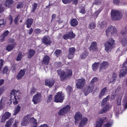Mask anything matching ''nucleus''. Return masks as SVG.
Listing matches in <instances>:
<instances>
[{
	"instance_id": "nucleus-1",
	"label": "nucleus",
	"mask_w": 127,
	"mask_h": 127,
	"mask_svg": "<svg viewBox=\"0 0 127 127\" xmlns=\"http://www.w3.org/2000/svg\"><path fill=\"white\" fill-rule=\"evenodd\" d=\"M19 94L17 92H16L15 90H14L12 91L10 94V99L9 100L8 103L9 105H10L12 103V102L13 101V103L14 105L18 103L17 98H18L17 96V94Z\"/></svg>"
},
{
	"instance_id": "nucleus-2",
	"label": "nucleus",
	"mask_w": 127,
	"mask_h": 127,
	"mask_svg": "<svg viewBox=\"0 0 127 127\" xmlns=\"http://www.w3.org/2000/svg\"><path fill=\"white\" fill-rule=\"evenodd\" d=\"M58 74L60 76L61 80L63 81L68 77L71 76L72 75V71L70 70H68L66 73L60 69L57 70Z\"/></svg>"
},
{
	"instance_id": "nucleus-3",
	"label": "nucleus",
	"mask_w": 127,
	"mask_h": 127,
	"mask_svg": "<svg viewBox=\"0 0 127 127\" xmlns=\"http://www.w3.org/2000/svg\"><path fill=\"white\" fill-rule=\"evenodd\" d=\"M115 45V42L114 40L112 38L110 39L105 44V50L108 53L110 52L114 47Z\"/></svg>"
},
{
	"instance_id": "nucleus-4",
	"label": "nucleus",
	"mask_w": 127,
	"mask_h": 127,
	"mask_svg": "<svg viewBox=\"0 0 127 127\" xmlns=\"http://www.w3.org/2000/svg\"><path fill=\"white\" fill-rule=\"evenodd\" d=\"M112 19L114 20H118L121 19L122 17L121 13L119 11L116 10H112L111 12Z\"/></svg>"
},
{
	"instance_id": "nucleus-5",
	"label": "nucleus",
	"mask_w": 127,
	"mask_h": 127,
	"mask_svg": "<svg viewBox=\"0 0 127 127\" xmlns=\"http://www.w3.org/2000/svg\"><path fill=\"white\" fill-rule=\"evenodd\" d=\"M106 34L108 37H110L111 35L115 36L117 34L116 30L115 28L112 26L108 27L106 31Z\"/></svg>"
},
{
	"instance_id": "nucleus-6",
	"label": "nucleus",
	"mask_w": 127,
	"mask_h": 127,
	"mask_svg": "<svg viewBox=\"0 0 127 127\" xmlns=\"http://www.w3.org/2000/svg\"><path fill=\"white\" fill-rule=\"evenodd\" d=\"M64 95L61 92L57 93L55 96L54 101L56 102L62 103L64 99Z\"/></svg>"
},
{
	"instance_id": "nucleus-7",
	"label": "nucleus",
	"mask_w": 127,
	"mask_h": 127,
	"mask_svg": "<svg viewBox=\"0 0 127 127\" xmlns=\"http://www.w3.org/2000/svg\"><path fill=\"white\" fill-rule=\"evenodd\" d=\"M86 83L85 79L83 78L77 80L76 86L77 88L81 89L84 86Z\"/></svg>"
},
{
	"instance_id": "nucleus-8",
	"label": "nucleus",
	"mask_w": 127,
	"mask_h": 127,
	"mask_svg": "<svg viewBox=\"0 0 127 127\" xmlns=\"http://www.w3.org/2000/svg\"><path fill=\"white\" fill-rule=\"evenodd\" d=\"M70 106L66 105L60 110L58 112V114L60 115H63L67 113L70 111Z\"/></svg>"
},
{
	"instance_id": "nucleus-9",
	"label": "nucleus",
	"mask_w": 127,
	"mask_h": 127,
	"mask_svg": "<svg viewBox=\"0 0 127 127\" xmlns=\"http://www.w3.org/2000/svg\"><path fill=\"white\" fill-rule=\"evenodd\" d=\"M41 94L39 93H38L35 94L33 97L32 101L35 104L40 102L41 101Z\"/></svg>"
},
{
	"instance_id": "nucleus-10",
	"label": "nucleus",
	"mask_w": 127,
	"mask_h": 127,
	"mask_svg": "<svg viewBox=\"0 0 127 127\" xmlns=\"http://www.w3.org/2000/svg\"><path fill=\"white\" fill-rule=\"evenodd\" d=\"M75 36V34L72 32H68L67 34L64 35L63 36V38L65 39H71L73 38Z\"/></svg>"
},
{
	"instance_id": "nucleus-11",
	"label": "nucleus",
	"mask_w": 127,
	"mask_h": 127,
	"mask_svg": "<svg viewBox=\"0 0 127 127\" xmlns=\"http://www.w3.org/2000/svg\"><path fill=\"white\" fill-rule=\"evenodd\" d=\"M82 117V115L79 112H77L75 114L74 116L75 124L78 123V122L81 120Z\"/></svg>"
},
{
	"instance_id": "nucleus-12",
	"label": "nucleus",
	"mask_w": 127,
	"mask_h": 127,
	"mask_svg": "<svg viewBox=\"0 0 127 127\" xmlns=\"http://www.w3.org/2000/svg\"><path fill=\"white\" fill-rule=\"evenodd\" d=\"M109 63L107 62L103 61L101 64L99 68L100 71H102L108 68L109 65Z\"/></svg>"
},
{
	"instance_id": "nucleus-13",
	"label": "nucleus",
	"mask_w": 127,
	"mask_h": 127,
	"mask_svg": "<svg viewBox=\"0 0 127 127\" xmlns=\"http://www.w3.org/2000/svg\"><path fill=\"white\" fill-rule=\"evenodd\" d=\"M25 71L26 69H25L23 70L21 69L20 70L16 77L17 80H20L25 75Z\"/></svg>"
},
{
	"instance_id": "nucleus-14",
	"label": "nucleus",
	"mask_w": 127,
	"mask_h": 127,
	"mask_svg": "<svg viewBox=\"0 0 127 127\" xmlns=\"http://www.w3.org/2000/svg\"><path fill=\"white\" fill-rule=\"evenodd\" d=\"M42 41L46 45H49L51 42V41L50 40V38L48 36H44L43 38Z\"/></svg>"
},
{
	"instance_id": "nucleus-15",
	"label": "nucleus",
	"mask_w": 127,
	"mask_h": 127,
	"mask_svg": "<svg viewBox=\"0 0 127 127\" xmlns=\"http://www.w3.org/2000/svg\"><path fill=\"white\" fill-rule=\"evenodd\" d=\"M29 118L27 116H25L23 119L21 123L22 126H26L29 123Z\"/></svg>"
},
{
	"instance_id": "nucleus-16",
	"label": "nucleus",
	"mask_w": 127,
	"mask_h": 127,
	"mask_svg": "<svg viewBox=\"0 0 127 127\" xmlns=\"http://www.w3.org/2000/svg\"><path fill=\"white\" fill-rule=\"evenodd\" d=\"M93 88L92 87L88 86L85 88L84 92L85 95H87L89 93L91 92L92 91Z\"/></svg>"
},
{
	"instance_id": "nucleus-17",
	"label": "nucleus",
	"mask_w": 127,
	"mask_h": 127,
	"mask_svg": "<svg viewBox=\"0 0 127 127\" xmlns=\"http://www.w3.org/2000/svg\"><path fill=\"white\" fill-rule=\"evenodd\" d=\"M112 106L109 104L106 105L105 107L103 108L101 111L100 112L101 113H102L105 112L107 111L109 109L112 107Z\"/></svg>"
},
{
	"instance_id": "nucleus-18",
	"label": "nucleus",
	"mask_w": 127,
	"mask_h": 127,
	"mask_svg": "<svg viewBox=\"0 0 127 127\" xmlns=\"http://www.w3.org/2000/svg\"><path fill=\"white\" fill-rule=\"evenodd\" d=\"M107 89L106 87L102 89L99 95V98H102L103 96L107 93Z\"/></svg>"
},
{
	"instance_id": "nucleus-19",
	"label": "nucleus",
	"mask_w": 127,
	"mask_h": 127,
	"mask_svg": "<svg viewBox=\"0 0 127 127\" xmlns=\"http://www.w3.org/2000/svg\"><path fill=\"white\" fill-rule=\"evenodd\" d=\"M54 82L53 80H50L46 79L45 81V85L48 86L49 87H52L54 84Z\"/></svg>"
},
{
	"instance_id": "nucleus-20",
	"label": "nucleus",
	"mask_w": 127,
	"mask_h": 127,
	"mask_svg": "<svg viewBox=\"0 0 127 127\" xmlns=\"http://www.w3.org/2000/svg\"><path fill=\"white\" fill-rule=\"evenodd\" d=\"M97 43L96 42H93L90 48V50L91 51H96L97 50Z\"/></svg>"
},
{
	"instance_id": "nucleus-21",
	"label": "nucleus",
	"mask_w": 127,
	"mask_h": 127,
	"mask_svg": "<svg viewBox=\"0 0 127 127\" xmlns=\"http://www.w3.org/2000/svg\"><path fill=\"white\" fill-rule=\"evenodd\" d=\"M33 20L32 18H28L26 21L25 23L27 25L26 27L28 28H30L33 22Z\"/></svg>"
},
{
	"instance_id": "nucleus-22",
	"label": "nucleus",
	"mask_w": 127,
	"mask_h": 127,
	"mask_svg": "<svg viewBox=\"0 0 127 127\" xmlns=\"http://www.w3.org/2000/svg\"><path fill=\"white\" fill-rule=\"evenodd\" d=\"M87 120L88 119L87 118L85 117L83 118L80 123L79 127H82L84 125H85Z\"/></svg>"
},
{
	"instance_id": "nucleus-23",
	"label": "nucleus",
	"mask_w": 127,
	"mask_h": 127,
	"mask_svg": "<svg viewBox=\"0 0 127 127\" xmlns=\"http://www.w3.org/2000/svg\"><path fill=\"white\" fill-rule=\"evenodd\" d=\"M30 120L32 124V127H37V123L36 122L37 120L32 117L30 119Z\"/></svg>"
},
{
	"instance_id": "nucleus-24",
	"label": "nucleus",
	"mask_w": 127,
	"mask_h": 127,
	"mask_svg": "<svg viewBox=\"0 0 127 127\" xmlns=\"http://www.w3.org/2000/svg\"><path fill=\"white\" fill-rule=\"evenodd\" d=\"M14 1L13 0H6L4 3V5L6 7L9 8L11 5L12 4Z\"/></svg>"
},
{
	"instance_id": "nucleus-25",
	"label": "nucleus",
	"mask_w": 127,
	"mask_h": 127,
	"mask_svg": "<svg viewBox=\"0 0 127 127\" xmlns=\"http://www.w3.org/2000/svg\"><path fill=\"white\" fill-rule=\"evenodd\" d=\"M78 23V21L75 18L72 19L71 20L70 23L71 26L73 27H75L77 25Z\"/></svg>"
},
{
	"instance_id": "nucleus-26",
	"label": "nucleus",
	"mask_w": 127,
	"mask_h": 127,
	"mask_svg": "<svg viewBox=\"0 0 127 127\" xmlns=\"http://www.w3.org/2000/svg\"><path fill=\"white\" fill-rule=\"evenodd\" d=\"M49 57L47 56H46L43 59V63L46 65L48 64L49 63Z\"/></svg>"
},
{
	"instance_id": "nucleus-27",
	"label": "nucleus",
	"mask_w": 127,
	"mask_h": 127,
	"mask_svg": "<svg viewBox=\"0 0 127 127\" xmlns=\"http://www.w3.org/2000/svg\"><path fill=\"white\" fill-rule=\"evenodd\" d=\"M13 119H10L7 121L5 125V127H10L13 123Z\"/></svg>"
},
{
	"instance_id": "nucleus-28",
	"label": "nucleus",
	"mask_w": 127,
	"mask_h": 127,
	"mask_svg": "<svg viewBox=\"0 0 127 127\" xmlns=\"http://www.w3.org/2000/svg\"><path fill=\"white\" fill-rule=\"evenodd\" d=\"M20 108L21 107L19 105L16 107L15 108V110H14V113L13 115H15L17 114L19 112Z\"/></svg>"
},
{
	"instance_id": "nucleus-29",
	"label": "nucleus",
	"mask_w": 127,
	"mask_h": 127,
	"mask_svg": "<svg viewBox=\"0 0 127 127\" xmlns=\"http://www.w3.org/2000/svg\"><path fill=\"white\" fill-rule=\"evenodd\" d=\"M9 32L7 30L6 31L3 33L1 35L2 38L0 39V41L2 42L4 39V38L8 34Z\"/></svg>"
},
{
	"instance_id": "nucleus-30",
	"label": "nucleus",
	"mask_w": 127,
	"mask_h": 127,
	"mask_svg": "<svg viewBox=\"0 0 127 127\" xmlns=\"http://www.w3.org/2000/svg\"><path fill=\"white\" fill-rule=\"evenodd\" d=\"M35 53L34 50L32 49H30L28 52V57L30 58H31L33 56Z\"/></svg>"
},
{
	"instance_id": "nucleus-31",
	"label": "nucleus",
	"mask_w": 127,
	"mask_h": 127,
	"mask_svg": "<svg viewBox=\"0 0 127 127\" xmlns=\"http://www.w3.org/2000/svg\"><path fill=\"white\" fill-rule=\"evenodd\" d=\"M103 121L102 119H99L97 122L95 127H101Z\"/></svg>"
},
{
	"instance_id": "nucleus-32",
	"label": "nucleus",
	"mask_w": 127,
	"mask_h": 127,
	"mask_svg": "<svg viewBox=\"0 0 127 127\" xmlns=\"http://www.w3.org/2000/svg\"><path fill=\"white\" fill-rule=\"evenodd\" d=\"M15 46L14 44H9L6 47V50L8 51H10L12 50Z\"/></svg>"
},
{
	"instance_id": "nucleus-33",
	"label": "nucleus",
	"mask_w": 127,
	"mask_h": 127,
	"mask_svg": "<svg viewBox=\"0 0 127 127\" xmlns=\"http://www.w3.org/2000/svg\"><path fill=\"white\" fill-rule=\"evenodd\" d=\"M99 62L95 63L92 65V68L94 71H95L98 68Z\"/></svg>"
},
{
	"instance_id": "nucleus-34",
	"label": "nucleus",
	"mask_w": 127,
	"mask_h": 127,
	"mask_svg": "<svg viewBox=\"0 0 127 127\" xmlns=\"http://www.w3.org/2000/svg\"><path fill=\"white\" fill-rule=\"evenodd\" d=\"M88 55V53L86 51H85L80 55V58L81 59H85Z\"/></svg>"
},
{
	"instance_id": "nucleus-35",
	"label": "nucleus",
	"mask_w": 127,
	"mask_h": 127,
	"mask_svg": "<svg viewBox=\"0 0 127 127\" xmlns=\"http://www.w3.org/2000/svg\"><path fill=\"white\" fill-rule=\"evenodd\" d=\"M117 75L116 73H114L113 75L112 78L110 80V81L111 82H115L117 79Z\"/></svg>"
},
{
	"instance_id": "nucleus-36",
	"label": "nucleus",
	"mask_w": 127,
	"mask_h": 127,
	"mask_svg": "<svg viewBox=\"0 0 127 127\" xmlns=\"http://www.w3.org/2000/svg\"><path fill=\"white\" fill-rule=\"evenodd\" d=\"M37 4L36 3H34L32 5V8L31 12H34L35 10L36 9L37 7Z\"/></svg>"
},
{
	"instance_id": "nucleus-37",
	"label": "nucleus",
	"mask_w": 127,
	"mask_h": 127,
	"mask_svg": "<svg viewBox=\"0 0 127 127\" xmlns=\"http://www.w3.org/2000/svg\"><path fill=\"white\" fill-rule=\"evenodd\" d=\"M106 23L105 21H103L99 24L98 26L100 28H101L106 25Z\"/></svg>"
},
{
	"instance_id": "nucleus-38",
	"label": "nucleus",
	"mask_w": 127,
	"mask_h": 127,
	"mask_svg": "<svg viewBox=\"0 0 127 127\" xmlns=\"http://www.w3.org/2000/svg\"><path fill=\"white\" fill-rule=\"evenodd\" d=\"M6 23L5 21L3 19L0 20V27H4Z\"/></svg>"
},
{
	"instance_id": "nucleus-39",
	"label": "nucleus",
	"mask_w": 127,
	"mask_h": 127,
	"mask_svg": "<svg viewBox=\"0 0 127 127\" xmlns=\"http://www.w3.org/2000/svg\"><path fill=\"white\" fill-rule=\"evenodd\" d=\"M127 37H125L121 41L122 44L123 46H125L127 44Z\"/></svg>"
},
{
	"instance_id": "nucleus-40",
	"label": "nucleus",
	"mask_w": 127,
	"mask_h": 127,
	"mask_svg": "<svg viewBox=\"0 0 127 127\" xmlns=\"http://www.w3.org/2000/svg\"><path fill=\"white\" fill-rule=\"evenodd\" d=\"M109 97L108 96H107L106 98L103 99L101 103V105H103L106 103V102L108 99Z\"/></svg>"
},
{
	"instance_id": "nucleus-41",
	"label": "nucleus",
	"mask_w": 127,
	"mask_h": 127,
	"mask_svg": "<svg viewBox=\"0 0 127 127\" xmlns=\"http://www.w3.org/2000/svg\"><path fill=\"white\" fill-rule=\"evenodd\" d=\"M23 57V55L22 54L21 52H19L18 54L17 57L16 59V60L17 61H20L22 57Z\"/></svg>"
},
{
	"instance_id": "nucleus-42",
	"label": "nucleus",
	"mask_w": 127,
	"mask_h": 127,
	"mask_svg": "<svg viewBox=\"0 0 127 127\" xmlns=\"http://www.w3.org/2000/svg\"><path fill=\"white\" fill-rule=\"evenodd\" d=\"M95 27V24L94 22H91L89 24V28L92 29L94 28Z\"/></svg>"
},
{
	"instance_id": "nucleus-43",
	"label": "nucleus",
	"mask_w": 127,
	"mask_h": 127,
	"mask_svg": "<svg viewBox=\"0 0 127 127\" xmlns=\"http://www.w3.org/2000/svg\"><path fill=\"white\" fill-rule=\"evenodd\" d=\"M36 89L35 87H32L30 91V94L31 95H33L36 92Z\"/></svg>"
},
{
	"instance_id": "nucleus-44",
	"label": "nucleus",
	"mask_w": 127,
	"mask_h": 127,
	"mask_svg": "<svg viewBox=\"0 0 127 127\" xmlns=\"http://www.w3.org/2000/svg\"><path fill=\"white\" fill-rule=\"evenodd\" d=\"M75 51V49L74 47H72L69 49L68 52L73 54H74Z\"/></svg>"
},
{
	"instance_id": "nucleus-45",
	"label": "nucleus",
	"mask_w": 127,
	"mask_h": 127,
	"mask_svg": "<svg viewBox=\"0 0 127 127\" xmlns=\"http://www.w3.org/2000/svg\"><path fill=\"white\" fill-rule=\"evenodd\" d=\"M11 114L10 113L8 112H6L3 115L7 119H8L11 116Z\"/></svg>"
},
{
	"instance_id": "nucleus-46",
	"label": "nucleus",
	"mask_w": 127,
	"mask_h": 127,
	"mask_svg": "<svg viewBox=\"0 0 127 127\" xmlns=\"http://www.w3.org/2000/svg\"><path fill=\"white\" fill-rule=\"evenodd\" d=\"M79 12L80 13H82V14H85L86 12V11L85 10L84 7H83L81 8Z\"/></svg>"
},
{
	"instance_id": "nucleus-47",
	"label": "nucleus",
	"mask_w": 127,
	"mask_h": 127,
	"mask_svg": "<svg viewBox=\"0 0 127 127\" xmlns=\"http://www.w3.org/2000/svg\"><path fill=\"white\" fill-rule=\"evenodd\" d=\"M72 0H62V2L65 4H67L70 3Z\"/></svg>"
},
{
	"instance_id": "nucleus-48",
	"label": "nucleus",
	"mask_w": 127,
	"mask_h": 127,
	"mask_svg": "<svg viewBox=\"0 0 127 127\" xmlns=\"http://www.w3.org/2000/svg\"><path fill=\"white\" fill-rule=\"evenodd\" d=\"M101 10L100 9L98 10H97L95 11L94 14V15L95 17H96L97 15L101 12Z\"/></svg>"
},
{
	"instance_id": "nucleus-49",
	"label": "nucleus",
	"mask_w": 127,
	"mask_h": 127,
	"mask_svg": "<svg viewBox=\"0 0 127 127\" xmlns=\"http://www.w3.org/2000/svg\"><path fill=\"white\" fill-rule=\"evenodd\" d=\"M74 54L68 52V58L69 59H72L74 57Z\"/></svg>"
},
{
	"instance_id": "nucleus-50",
	"label": "nucleus",
	"mask_w": 127,
	"mask_h": 127,
	"mask_svg": "<svg viewBox=\"0 0 127 127\" xmlns=\"http://www.w3.org/2000/svg\"><path fill=\"white\" fill-rule=\"evenodd\" d=\"M56 56H58L61 53V51L60 50H57L55 52Z\"/></svg>"
},
{
	"instance_id": "nucleus-51",
	"label": "nucleus",
	"mask_w": 127,
	"mask_h": 127,
	"mask_svg": "<svg viewBox=\"0 0 127 127\" xmlns=\"http://www.w3.org/2000/svg\"><path fill=\"white\" fill-rule=\"evenodd\" d=\"M8 68L7 66H5L4 67L3 69V73L7 74V72L8 71Z\"/></svg>"
},
{
	"instance_id": "nucleus-52",
	"label": "nucleus",
	"mask_w": 127,
	"mask_h": 127,
	"mask_svg": "<svg viewBox=\"0 0 127 127\" xmlns=\"http://www.w3.org/2000/svg\"><path fill=\"white\" fill-rule=\"evenodd\" d=\"M121 33L123 34L127 33V27H126L124 30L122 31Z\"/></svg>"
},
{
	"instance_id": "nucleus-53",
	"label": "nucleus",
	"mask_w": 127,
	"mask_h": 127,
	"mask_svg": "<svg viewBox=\"0 0 127 127\" xmlns=\"http://www.w3.org/2000/svg\"><path fill=\"white\" fill-rule=\"evenodd\" d=\"M23 6L22 2H21L18 3L17 6V8H21L23 7Z\"/></svg>"
},
{
	"instance_id": "nucleus-54",
	"label": "nucleus",
	"mask_w": 127,
	"mask_h": 127,
	"mask_svg": "<svg viewBox=\"0 0 127 127\" xmlns=\"http://www.w3.org/2000/svg\"><path fill=\"white\" fill-rule=\"evenodd\" d=\"M113 3L117 5H120V0H113Z\"/></svg>"
},
{
	"instance_id": "nucleus-55",
	"label": "nucleus",
	"mask_w": 127,
	"mask_h": 127,
	"mask_svg": "<svg viewBox=\"0 0 127 127\" xmlns=\"http://www.w3.org/2000/svg\"><path fill=\"white\" fill-rule=\"evenodd\" d=\"M34 32L35 33L38 34L41 32V31L39 29H37L35 30Z\"/></svg>"
},
{
	"instance_id": "nucleus-56",
	"label": "nucleus",
	"mask_w": 127,
	"mask_h": 127,
	"mask_svg": "<svg viewBox=\"0 0 127 127\" xmlns=\"http://www.w3.org/2000/svg\"><path fill=\"white\" fill-rule=\"evenodd\" d=\"M4 90V87H2L0 88V96L2 94Z\"/></svg>"
},
{
	"instance_id": "nucleus-57",
	"label": "nucleus",
	"mask_w": 127,
	"mask_h": 127,
	"mask_svg": "<svg viewBox=\"0 0 127 127\" xmlns=\"http://www.w3.org/2000/svg\"><path fill=\"white\" fill-rule=\"evenodd\" d=\"M6 119H7L3 115L1 119L0 122L2 123H4L5 122Z\"/></svg>"
},
{
	"instance_id": "nucleus-58",
	"label": "nucleus",
	"mask_w": 127,
	"mask_h": 127,
	"mask_svg": "<svg viewBox=\"0 0 127 127\" xmlns=\"http://www.w3.org/2000/svg\"><path fill=\"white\" fill-rule=\"evenodd\" d=\"M125 104H124V106L126 108H127V97H126L125 100Z\"/></svg>"
},
{
	"instance_id": "nucleus-59",
	"label": "nucleus",
	"mask_w": 127,
	"mask_h": 127,
	"mask_svg": "<svg viewBox=\"0 0 127 127\" xmlns=\"http://www.w3.org/2000/svg\"><path fill=\"white\" fill-rule=\"evenodd\" d=\"M52 95H50L49 96L48 100H47V102H49L50 101L52 100Z\"/></svg>"
},
{
	"instance_id": "nucleus-60",
	"label": "nucleus",
	"mask_w": 127,
	"mask_h": 127,
	"mask_svg": "<svg viewBox=\"0 0 127 127\" xmlns=\"http://www.w3.org/2000/svg\"><path fill=\"white\" fill-rule=\"evenodd\" d=\"M67 91L69 92H70L72 90V88L70 86H68L66 89Z\"/></svg>"
},
{
	"instance_id": "nucleus-61",
	"label": "nucleus",
	"mask_w": 127,
	"mask_h": 127,
	"mask_svg": "<svg viewBox=\"0 0 127 127\" xmlns=\"http://www.w3.org/2000/svg\"><path fill=\"white\" fill-rule=\"evenodd\" d=\"M111 124L108 123L104 125L103 127H111Z\"/></svg>"
},
{
	"instance_id": "nucleus-62",
	"label": "nucleus",
	"mask_w": 127,
	"mask_h": 127,
	"mask_svg": "<svg viewBox=\"0 0 127 127\" xmlns=\"http://www.w3.org/2000/svg\"><path fill=\"white\" fill-rule=\"evenodd\" d=\"M19 15L17 16L15 18L14 20V22L16 24H17V22L18 21V18L19 17Z\"/></svg>"
},
{
	"instance_id": "nucleus-63",
	"label": "nucleus",
	"mask_w": 127,
	"mask_h": 127,
	"mask_svg": "<svg viewBox=\"0 0 127 127\" xmlns=\"http://www.w3.org/2000/svg\"><path fill=\"white\" fill-rule=\"evenodd\" d=\"M4 8L1 5L0 6V13H1L4 11Z\"/></svg>"
},
{
	"instance_id": "nucleus-64",
	"label": "nucleus",
	"mask_w": 127,
	"mask_h": 127,
	"mask_svg": "<svg viewBox=\"0 0 127 127\" xmlns=\"http://www.w3.org/2000/svg\"><path fill=\"white\" fill-rule=\"evenodd\" d=\"M39 127H49V126L46 124H44L43 125H41Z\"/></svg>"
}]
</instances>
